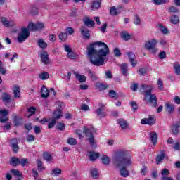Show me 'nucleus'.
I'll return each mask as SVG.
<instances>
[{
	"label": "nucleus",
	"instance_id": "0eeeda50",
	"mask_svg": "<svg viewBox=\"0 0 180 180\" xmlns=\"http://www.w3.org/2000/svg\"><path fill=\"white\" fill-rule=\"evenodd\" d=\"M30 33H29V30L27 28L24 27L21 30V33L18 34V40L19 43H23L26 39L29 37Z\"/></svg>",
	"mask_w": 180,
	"mask_h": 180
},
{
	"label": "nucleus",
	"instance_id": "72a5a7b5",
	"mask_svg": "<svg viewBox=\"0 0 180 180\" xmlns=\"http://www.w3.org/2000/svg\"><path fill=\"white\" fill-rule=\"evenodd\" d=\"M96 86L99 91H105L108 88V86L106 84H103L101 83H96Z\"/></svg>",
	"mask_w": 180,
	"mask_h": 180
},
{
	"label": "nucleus",
	"instance_id": "a211bd4d",
	"mask_svg": "<svg viewBox=\"0 0 180 180\" xmlns=\"http://www.w3.org/2000/svg\"><path fill=\"white\" fill-rule=\"evenodd\" d=\"M148 98H149V103L151 106H157V96L155 94H150Z\"/></svg>",
	"mask_w": 180,
	"mask_h": 180
},
{
	"label": "nucleus",
	"instance_id": "052dcab7",
	"mask_svg": "<svg viewBox=\"0 0 180 180\" xmlns=\"http://www.w3.org/2000/svg\"><path fill=\"white\" fill-rule=\"evenodd\" d=\"M56 106L58 108V110H61V109H63V108H64V103H63L61 101H58L56 103Z\"/></svg>",
	"mask_w": 180,
	"mask_h": 180
},
{
	"label": "nucleus",
	"instance_id": "79ce46f5",
	"mask_svg": "<svg viewBox=\"0 0 180 180\" xmlns=\"http://www.w3.org/2000/svg\"><path fill=\"white\" fill-rule=\"evenodd\" d=\"M159 30H160L163 34H167L168 33V29L162 26L161 24H159Z\"/></svg>",
	"mask_w": 180,
	"mask_h": 180
},
{
	"label": "nucleus",
	"instance_id": "39448f33",
	"mask_svg": "<svg viewBox=\"0 0 180 180\" xmlns=\"http://www.w3.org/2000/svg\"><path fill=\"white\" fill-rule=\"evenodd\" d=\"M153 89H154V86L152 85H146L142 84L140 87V92L141 94H143L146 96V98H148L151 95V92L153 91Z\"/></svg>",
	"mask_w": 180,
	"mask_h": 180
},
{
	"label": "nucleus",
	"instance_id": "ea45409f",
	"mask_svg": "<svg viewBox=\"0 0 180 180\" xmlns=\"http://www.w3.org/2000/svg\"><path fill=\"white\" fill-rule=\"evenodd\" d=\"M51 175L54 176H58V175H61V170L59 168L53 169L52 170Z\"/></svg>",
	"mask_w": 180,
	"mask_h": 180
},
{
	"label": "nucleus",
	"instance_id": "473e14b6",
	"mask_svg": "<svg viewBox=\"0 0 180 180\" xmlns=\"http://www.w3.org/2000/svg\"><path fill=\"white\" fill-rule=\"evenodd\" d=\"M1 22L2 23V25H4V26H5L6 27H9V26H11V24L9 22V21L8 20V19H6V18L5 17H2L1 18Z\"/></svg>",
	"mask_w": 180,
	"mask_h": 180
},
{
	"label": "nucleus",
	"instance_id": "412c9836",
	"mask_svg": "<svg viewBox=\"0 0 180 180\" xmlns=\"http://www.w3.org/2000/svg\"><path fill=\"white\" fill-rule=\"evenodd\" d=\"M117 123L120 124L122 129H126L127 127H129V124L127 121L123 118H120L117 120Z\"/></svg>",
	"mask_w": 180,
	"mask_h": 180
},
{
	"label": "nucleus",
	"instance_id": "a18cd8bd",
	"mask_svg": "<svg viewBox=\"0 0 180 180\" xmlns=\"http://www.w3.org/2000/svg\"><path fill=\"white\" fill-rule=\"evenodd\" d=\"M174 68L175 74H176L177 75H180V65L178 63L174 64Z\"/></svg>",
	"mask_w": 180,
	"mask_h": 180
},
{
	"label": "nucleus",
	"instance_id": "c9c22d12",
	"mask_svg": "<svg viewBox=\"0 0 180 180\" xmlns=\"http://www.w3.org/2000/svg\"><path fill=\"white\" fill-rule=\"evenodd\" d=\"M110 13L112 16H116L120 13V11H118V10L115 7H111L110 10Z\"/></svg>",
	"mask_w": 180,
	"mask_h": 180
},
{
	"label": "nucleus",
	"instance_id": "6e6552de",
	"mask_svg": "<svg viewBox=\"0 0 180 180\" xmlns=\"http://www.w3.org/2000/svg\"><path fill=\"white\" fill-rule=\"evenodd\" d=\"M64 50L66 51V53H68V58H70L71 60H75V58H77V54L72 51V49H71L70 45L65 44Z\"/></svg>",
	"mask_w": 180,
	"mask_h": 180
},
{
	"label": "nucleus",
	"instance_id": "58836bf2",
	"mask_svg": "<svg viewBox=\"0 0 180 180\" xmlns=\"http://www.w3.org/2000/svg\"><path fill=\"white\" fill-rule=\"evenodd\" d=\"M38 46L41 47V49H46V47H47V43H46L44 39H39L38 40Z\"/></svg>",
	"mask_w": 180,
	"mask_h": 180
},
{
	"label": "nucleus",
	"instance_id": "2f4dec72",
	"mask_svg": "<svg viewBox=\"0 0 180 180\" xmlns=\"http://www.w3.org/2000/svg\"><path fill=\"white\" fill-rule=\"evenodd\" d=\"M101 161L104 165H109L110 159H109V157L106 156V155H103L101 158Z\"/></svg>",
	"mask_w": 180,
	"mask_h": 180
},
{
	"label": "nucleus",
	"instance_id": "e2e57ef3",
	"mask_svg": "<svg viewBox=\"0 0 180 180\" xmlns=\"http://www.w3.org/2000/svg\"><path fill=\"white\" fill-rule=\"evenodd\" d=\"M34 139H35V138H34V136H33V135L30 134L27 136V141L28 143H32V141H34Z\"/></svg>",
	"mask_w": 180,
	"mask_h": 180
},
{
	"label": "nucleus",
	"instance_id": "de8ad7c7",
	"mask_svg": "<svg viewBox=\"0 0 180 180\" xmlns=\"http://www.w3.org/2000/svg\"><path fill=\"white\" fill-rule=\"evenodd\" d=\"M38 169L39 171H44V167H43V162L40 160H37Z\"/></svg>",
	"mask_w": 180,
	"mask_h": 180
},
{
	"label": "nucleus",
	"instance_id": "a878e982",
	"mask_svg": "<svg viewBox=\"0 0 180 180\" xmlns=\"http://www.w3.org/2000/svg\"><path fill=\"white\" fill-rule=\"evenodd\" d=\"M49 94V89H47L45 86H43L41 89V98H47Z\"/></svg>",
	"mask_w": 180,
	"mask_h": 180
},
{
	"label": "nucleus",
	"instance_id": "f03ea898",
	"mask_svg": "<svg viewBox=\"0 0 180 180\" xmlns=\"http://www.w3.org/2000/svg\"><path fill=\"white\" fill-rule=\"evenodd\" d=\"M113 164L117 168H120V174L123 178H127L130 176V172L127 170V167H130L133 164L131 156L129 154V151L121 150L115 153L112 158Z\"/></svg>",
	"mask_w": 180,
	"mask_h": 180
},
{
	"label": "nucleus",
	"instance_id": "37998d69",
	"mask_svg": "<svg viewBox=\"0 0 180 180\" xmlns=\"http://www.w3.org/2000/svg\"><path fill=\"white\" fill-rule=\"evenodd\" d=\"M57 122V120L56 118H53L51 122L49 123L48 124V129H53L54 126H56V123Z\"/></svg>",
	"mask_w": 180,
	"mask_h": 180
},
{
	"label": "nucleus",
	"instance_id": "49530a36",
	"mask_svg": "<svg viewBox=\"0 0 180 180\" xmlns=\"http://www.w3.org/2000/svg\"><path fill=\"white\" fill-rule=\"evenodd\" d=\"M68 144H70V146H75V144H77L78 142L74 138H69L68 139Z\"/></svg>",
	"mask_w": 180,
	"mask_h": 180
},
{
	"label": "nucleus",
	"instance_id": "ddd939ff",
	"mask_svg": "<svg viewBox=\"0 0 180 180\" xmlns=\"http://www.w3.org/2000/svg\"><path fill=\"white\" fill-rule=\"evenodd\" d=\"M150 141L153 144V146H157L158 135H157L156 132L152 131L149 134Z\"/></svg>",
	"mask_w": 180,
	"mask_h": 180
},
{
	"label": "nucleus",
	"instance_id": "8fccbe9b",
	"mask_svg": "<svg viewBox=\"0 0 180 180\" xmlns=\"http://www.w3.org/2000/svg\"><path fill=\"white\" fill-rule=\"evenodd\" d=\"M169 12H170L171 13H176L179 12V9H178V8L175 6H172V7H169Z\"/></svg>",
	"mask_w": 180,
	"mask_h": 180
},
{
	"label": "nucleus",
	"instance_id": "2eb2a0df",
	"mask_svg": "<svg viewBox=\"0 0 180 180\" xmlns=\"http://www.w3.org/2000/svg\"><path fill=\"white\" fill-rule=\"evenodd\" d=\"M96 113L97 116H99V117H105V116H106V112H105V105H103L101 108H98L96 110Z\"/></svg>",
	"mask_w": 180,
	"mask_h": 180
},
{
	"label": "nucleus",
	"instance_id": "680f3d73",
	"mask_svg": "<svg viewBox=\"0 0 180 180\" xmlns=\"http://www.w3.org/2000/svg\"><path fill=\"white\" fill-rule=\"evenodd\" d=\"M88 75L92 78V79H97L98 77H96V75H95V72H92L91 70H88Z\"/></svg>",
	"mask_w": 180,
	"mask_h": 180
},
{
	"label": "nucleus",
	"instance_id": "5fc2aeb1",
	"mask_svg": "<svg viewBox=\"0 0 180 180\" xmlns=\"http://www.w3.org/2000/svg\"><path fill=\"white\" fill-rule=\"evenodd\" d=\"M130 105H131V106L132 108L133 112H136V110H137V108H138L137 103H136V101L130 102Z\"/></svg>",
	"mask_w": 180,
	"mask_h": 180
},
{
	"label": "nucleus",
	"instance_id": "f704fd0d",
	"mask_svg": "<svg viewBox=\"0 0 180 180\" xmlns=\"http://www.w3.org/2000/svg\"><path fill=\"white\" fill-rule=\"evenodd\" d=\"M44 159L45 161H53V156L47 152L44 153Z\"/></svg>",
	"mask_w": 180,
	"mask_h": 180
},
{
	"label": "nucleus",
	"instance_id": "7c9ffc66",
	"mask_svg": "<svg viewBox=\"0 0 180 180\" xmlns=\"http://www.w3.org/2000/svg\"><path fill=\"white\" fill-rule=\"evenodd\" d=\"M121 72L124 75L125 77H127V63H123L121 65Z\"/></svg>",
	"mask_w": 180,
	"mask_h": 180
},
{
	"label": "nucleus",
	"instance_id": "f257e3e1",
	"mask_svg": "<svg viewBox=\"0 0 180 180\" xmlns=\"http://www.w3.org/2000/svg\"><path fill=\"white\" fill-rule=\"evenodd\" d=\"M110 53L108 44L99 41L91 44L87 49V55L90 62L96 67L106 64Z\"/></svg>",
	"mask_w": 180,
	"mask_h": 180
},
{
	"label": "nucleus",
	"instance_id": "0e129e2a",
	"mask_svg": "<svg viewBox=\"0 0 180 180\" xmlns=\"http://www.w3.org/2000/svg\"><path fill=\"white\" fill-rule=\"evenodd\" d=\"M27 162H29V160L27 159H21L20 160V164L22 165V167H25V165H26V164H27Z\"/></svg>",
	"mask_w": 180,
	"mask_h": 180
},
{
	"label": "nucleus",
	"instance_id": "e433bc0d",
	"mask_svg": "<svg viewBox=\"0 0 180 180\" xmlns=\"http://www.w3.org/2000/svg\"><path fill=\"white\" fill-rule=\"evenodd\" d=\"M58 37L61 40V41H65L67 39H68V35L65 32H61L58 35Z\"/></svg>",
	"mask_w": 180,
	"mask_h": 180
},
{
	"label": "nucleus",
	"instance_id": "f3484780",
	"mask_svg": "<svg viewBox=\"0 0 180 180\" xmlns=\"http://www.w3.org/2000/svg\"><path fill=\"white\" fill-rule=\"evenodd\" d=\"M179 127H180V122H176V124H174L172 126V129H172V134L174 136H176V134H179Z\"/></svg>",
	"mask_w": 180,
	"mask_h": 180
},
{
	"label": "nucleus",
	"instance_id": "864d4df0",
	"mask_svg": "<svg viewBox=\"0 0 180 180\" xmlns=\"http://www.w3.org/2000/svg\"><path fill=\"white\" fill-rule=\"evenodd\" d=\"M91 176H93V178L96 179L98 176V170H96V169H91Z\"/></svg>",
	"mask_w": 180,
	"mask_h": 180
},
{
	"label": "nucleus",
	"instance_id": "4468645a",
	"mask_svg": "<svg viewBox=\"0 0 180 180\" xmlns=\"http://www.w3.org/2000/svg\"><path fill=\"white\" fill-rule=\"evenodd\" d=\"M83 22L85 26H87L88 27H94V26H95V22H94L89 17H84L83 18Z\"/></svg>",
	"mask_w": 180,
	"mask_h": 180
},
{
	"label": "nucleus",
	"instance_id": "5701e85b",
	"mask_svg": "<svg viewBox=\"0 0 180 180\" xmlns=\"http://www.w3.org/2000/svg\"><path fill=\"white\" fill-rule=\"evenodd\" d=\"M89 158L90 161H96L99 158V153L95 152H89Z\"/></svg>",
	"mask_w": 180,
	"mask_h": 180
},
{
	"label": "nucleus",
	"instance_id": "9b49d317",
	"mask_svg": "<svg viewBox=\"0 0 180 180\" xmlns=\"http://www.w3.org/2000/svg\"><path fill=\"white\" fill-rule=\"evenodd\" d=\"M141 123V124H149V126H153V124H155V119L153 116H149L148 118L142 119Z\"/></svg>",
	"mask_w": 180,
	"mask_h": 180
},
{
	"label": "nucleus",
	"instance_id": "9d476101",
	"mask_svg": "<svg viewBox=\"0 0 180 180\" xmlns=\"http://www.w3.org/2000/svg\"><path fill=\"white\" fill-rule=\"evenodd\" d=\"M40 58L41 61L44 64H50V58H49V53L46 51H42L40 53Z\"/></svg>",
	"mask_w": 180,
	"mask_h": 180
},
{
	"label": "nucleus",
	"instance_id": "c756f323",
	"mask_svg": "<svg viewBox=\"0 0 180 180\" xmlns=\"http://www.w3.org/2000/svg\"><path fill=\"white\" fill-rule=\"evenodd\" d=\"M170 22L173 25H178L179 23V17L178 15H172L170 18Z\"/></svg>",
	"mask_w": 180,
	"mask_h": 180
},
{
	"label": "nucleus",
	"instance_id": "6ab92c4d",
	"mask_svg": "<svg viewBox=\"0 0 180 180\" xmlns=\"http://www.w3.org/2000/svg\"><path fill=\"white\" fill-rule=\"evenodd\" d=\"M11 147L13 153H18L19 151V146H18V139H13L11 140Z\"/></svg>",
	"mask_w": 180,
	"mask_h": 180
},
{
	"label": "nucleus",
	"instance_id": "bb28decb",
	"mask_svg": "<svg viewBox=\"0 0 180 180\" xmlns=\"http://www.w3.org/2000/svg\"><path fill=\"white\" fill-rule=\"evenodd\" d=\"M11 165L13 167H17L18 164H20V159L18 158H12L10 161Z\"/></svg>",
	"mask_w": 180,
	"mask_h": 180
},
{
	"label": "nucleus",
	"instance_id": "1a4fd4ad",
	"mask_svg": "<svg viewBox=\"0 0 180 180\" xmlns=\"http://www.w3.org/2000/svg\"><path fill=\"white\" fill-rule=\"evenodd\" d=\"M80 33L85 40H89L91 34L89 33V30H88V27L82 26L80 27Z\"/></svg>",
	"mask_w": 180,
	"mask_h": 180
},
{
	"label": "nucleus",
	"instance_id": "aec40b11",
	"mask_svg": "<svg viewBox=\"0 0 180 180\" xmlns=\"http://www.w3.org/2000/svg\"><path fill=\"white\" fill-rule=\"evenodd\" d=\"M13 92L14 94V98L15 99H19V98H20V87L18 86H14L13 88Z\"/></svg>",
	"mask_w": 180,
	"mask_h": 180
},
{
	"label": "nucleus",
	"instance_id": "c03bdc74",
	"mask_svg": "<svg viewBox=\"0 0 180 180\" xmlns=\"http://www.w3.org/2000/svg\"><path fill=\"white\" fill-rule=\"evenodd\" d=\"M16 103H15V101L12 100V98L8 101V103L6 104H5V105L7 108H13L15 106Z\"/></svg>",
	"mask_w": 180,
	"mask_h": 180
},
{
	"label": "nucleus",
	"instance_id": "3c124183",
	"mask_svg": "<svg viewBox=\"0 0 180 180\" xmlns=\"http://www.w3.org/2000/svg\"><path fill=\"white\" fill-rule=\"evenodd\" d=\"M91 8H93L94 9H98V8H101V2L94 1Z\"/></svg>",
	"mask_w": 180,
	"mask_h": 180
},
{
	"label": "nucleus",
	"instance_id": "423d86ee",
	"mask_svg": "<svg viewBox=\"0 0 180 180\" xmlns=\"http://www.w3.org/2000/svg\"><path fill=\"white\" fill-rule=\"evenodd\" d=\"M44 28V24L43 22H37L36 24L33 22H30L28 24V30H32V32H37L41 30Z\"/></svg>",
	"mask_w": 180,
	"mask_h": 180
},
{
	"label": "nucleus",
	"instance_id": "dca6fc26",
	"mask_svg": "<svg viewBox=\"0 0 180 180\" xmlns=\"http://www.w3.org/2000/svg\"><path fill=\"white\" fill-rule=\"evenodd\" d=\"M74 75L76 77V79L77 81H79V82H85L86 81V77H85L84 75H79V72L73 71Z\"/></svg>",
	"mask_w": 180,
	"mask_h": 180
},
{
	"label": "nucleus",
	"instance_id": "bf43d9fd",
	"mask_svg": "<svg viewBox=\"0 0 180 180\" xmlns=\"http://www.w3.org/2000/svg\"><path fill=\"white\" fill-rule=\"evenodd\" d=\"M114 55L115 57H120V56H122V53H120V49H119V48H115L114 49Z\"/></svg>",
	"mask_w": 180,
	"mask_h": 180
},
{
	"label": "nucleus",
	"instance_id": "4c0bfd02",
	"mask_svg": "<svg viewBox=\"0 0 180 180\" xmlns=\"http://www.w3.org/2000/svg\"><path fill=\"white\" fill-rule=\"evenodd\" d=\"M53 116H54L53 119H56V120H57V119H60V117L63 116V115L61 114V110H55L53 113Z\"/></svg>",
	"mask_w": 180,
	"mask_h": 180
},
{
	"label": "nucleus",
	"instance_id": "cd10ccee",
	"mask_svg": "<svg viewBox=\"0 0 180 180\" xmlns=\"http://www.w3.org/2000/svg\"><path fill=\"white\" fill-rule=\"evenodd\" d=\"M166 111L169 113H173L174 110H175V107L174 105L167 103L165 104Z\"/></svg>",
	"mask_w": 180,
	"mask_h": 180
},
{
	"label": "nucleus",
	"instance_id": "f8f14e48",
	"mask_svg": "<svg viewBox=\"0 0 180 180\" xmlns=\"http://www.w3.org/2000/svg\"><path fill=\"white\" fill-rule=\"evenodd\" d=\"M127 55L128 56L129 58V61L131 64V65L134 68L136 65H137V62L136 60V54L133 52H127Z\"/></svg>",
	"mask_w": 180,
	"mask_h": 180
},
{
	"label": "nucleus",
	"instance_id": "09e8293b",
	"mask_svg": "<svg viewBox=\"0 0 180 180\" xmlns=\"http://www.w3.org/2000/svg\"><path fill=\"white\" fill-rule=\"evenodd\" d=\"M11 172L14 175V176H20V172L16 169H12Z\"/></svg>",
	"mask_w": 180,
	"mask_h": 180
},
{
	"label": "nucleus",
	"instance_id": "c85d7f7f",
	"mask_svg": "<svg viewBox=\"0 0 180 180\" xmlns=\"http://www.w3.org/2000/svg\"><path fill=\"white\" fill-rule=\"evenodd\" d=\"M39 78L42 81H46V79H49V78H50V75H49V72H42L39 74Z\"/></svg>",
	"mask_w": 180,
	"mask_h": 180
},
{
	"label": "nucleus",
	"instance_id": "20e7f679",
	"mask_svg": "<svg viewBox=\"0 0 180 180\" xmlns=\"http://www.w3.org/2000/svg\"><path fill=\"white\" fill-rule=\"evenodd\" d=\"M158 41L155 39H152L149 40L148 41L146 42L145 44V48L146 50H148L150 54L155 55L157 54V48H155V46H157Z\"/></svg>",
	"mask_w": 180,
	"mask_h": 180
},
{
	"label": "nucleus",
	"instance_id": "69168bd1",
	"mask_svg": "<svg viewBox=\"0 0 180 180\" xmlns=\"http://www.w3.org/2000/svg\"><path fill=\"white\" fill-rule=\"evenodd\" d=\"M9 114V111H8V110H0V115L1 116H7V115Z\"/></svg>",
	"mask_w": 180,
	"mask_h": 180
},
{
	"label": "nucleus",
	"instance_id": "b1692460",
	"mask_svg": "<svg viewBox=\"0 0 180 180\" xmlns=\"http://www.w3.org/2000/svg\"><path fill=\"white\" fill-rule=\"evenodd\" d=\"M164 158H165V153L164 151L161 152L160 155L156 157V164L158 165L164 161Z\"/></svg>",
	"mask_w": 180,
	"mask_h": 180
},
{
	"label": "nucleus",
	"instance_id": "338daca9",
	"mask_svg": "<svg viewBox=\"0 0 180 180\" xmlns=\"http://www.w3.org/2000/svg\"><path fill=\"white\" fill-rule=\"evenodd\" d=\"M158 86L159 89L162 90L164 88V84L162 83V80L158 79Z\"/></svg>",
	"mask_w": 180,
	"mask_h": 180
},
{
	"label": "nucleus",
	"instance_id": "603ef678",
	"mask_svg": "<svg viewBox=\"0 0 180 180\" xmlns=\"http://www.w3.org/2000/svg\"><path fill=\"white\" fill-rule=\"evenodd\" d=\"M138 73L139 74V75H147V70L146 68H140L138 70Z\"/></svg>",
	"mask_w": 180,
	"mask_h": 180
},
{
	"label": "nucleus",
	"instance_id": "4be33fe9",
	"mask_svg": "<svg viewBox=\"0 0 180 180\" xmlns=\"http://www.w3.org/2000/svg\"><path fill=\"white\" fill-rule=\"evenodd\" d=\"M1 99L4 102V103L6 105L8 102H9L12 98L11 97V95L8 93H3L1 95Z\"/></svg>",
	"mask_w": 180,
	"mask_h": 180
},
{
	"label": "nucleus",
	"instance_id": "13d9d810",
	"mask_svg": "<svg viewBox=\"0 0 180 180\" xmlns=\"http://www.w3.org/2000/svg\"><path fill=\"white\" fill-rule=\"evenodd\" d=\"M161 174L163 177H166L167 175L169 174V170H168V169L165 168L161 171Z\"/></svg>",
	"mask_w": 180,
	"mask_h": 180
},
{
	"label": "nucleus",
	"instance_id": "6e6d98bb",
	"mask_svg": "<svg viewBox=\"0 0 180 180\" xmlns=\"http://www.w3.org/2000/svg\"><path fill=\"white\" fill-rule=\"evenodd\" d=\"M57 129H58V130L63 131L65 129V124L64 123L59 122L57 124Z\"/></svg>",
	"mask_w": 180,
	"mask_h": 180
},
{
	"label": "nucleus",
	"instance_id": "4d7b16f0",
	"mask_svg": "<svg viewBox=\"0 0 180 180\" xmlns=\"http://www.w3.org/2000/svg\"><path fill=\"white\" fill-rule=\"evenodd\" d=\"M13 123H14L15 126H20V124H22V119L15 118Z\"/></svg>",
	"mask_w": 180,
	"mask_h": 180
},
{
	"label": "nucleus",
	"instance_id": "774afa93",
	"mask_svg": "<svg viewBox=\"0 0 180 180\" xmlns=\"http://www.w3.org/2000/svg\"><path fill=\"white\" fill-rule=\"evenodd\" d=\"M82 110H84V112H86L89 110V106L86 104H82L81 106Z\"/></svg>",
	"mask_w": 180,
	"mask_h": 180
},
{
	"label": "nucleus",
	"instance_id": "393cba45",
	"mask_svg": "<svg viewBox=\"0 0 180 180\" xmlns=\"http://www.w3.org/2000/svg\"><path fill=\"white\" fill-rule=\"evenodd\" d=\"M121 37L125 41H129L131 39V35L129 34V32L126 31H123L121 32Z\"/></svg>",
	"mask_w": 180,
	"mask_h": 180
},
{
	"label": "nucleus",
	"instance_id": "7ed1b4c3",
	"mask_svg": "<svg viewBox=\"0 0 180 180\" xmlns=\"http://www.w3.org/2000/svg\"><path fill=\"white\" fill-rule=\"evenodd\" d=\"M94 129L93 128H87L86 127H84V133L86 137H87V140L89 142L90 146L93 148H96V144L95 143V137L94 136V134H92Z\"/></svg>",
	"mask_w": 180,
	"mask_h": 180
},
{
	"label": "nucleus",
	"instance_id": "a19ab883",
	"mask_svg": "<svg viewBox=\"0 0 180 180\" xmlns=\"http://www.w3.org/2000/svg\"><path fill=\"white\" fill-rule=\"evenodd\" d=\"M109 96L110 98H112V99H117V93H116V91H115L114 90H110Z\"/></svg>",
	"mask_w": 180,
	"mask_h": 180
}]
</instances>
